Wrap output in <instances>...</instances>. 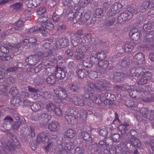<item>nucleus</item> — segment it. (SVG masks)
<instances>
[{"label":"nucleus","instance_id":"f257e3e1","mask_svg":"<svg viewBox=\"0 0 154 154\" xmlns=\"http://www.w3.org/2000/svg\"><path fill=\"white\" fill-rule=\"evenodd\" d=\"M52 116L51 115L47 113H43L42 114H36L34 115L32 119L42 125H46L51 120Z\"/></svg>","mask_w":154,"mask_h":154},{"label":"nucleus","instance_id":"f03ea898","mask_svg":"<svg viewBox=\"0 0 154 154\" xmlns=\"http://www.w3.org/2000/svg\"><path fill=\"white\" fill-rule=\"evenodd\" d=\"M82 14L79 13L73 12L72 11H70L67 15L68 19L70 20H72L74 23H76L79 20L83 24L87 20L90 18V16L88 15V17L87 15H85V17H81Z\"/></svg>","mask_w":154,"mask_h":154},{"label":"nucleus","instance_id":"7ed1b4c3","mask_svg":"<svg viewBox=\"0 0 154 154\" xmlns=\"http://www.w3.org/2000/svg\"><path fill=\"white\" fill-rule=\"evenodd\" d=\"M44 55L42 52L38 51L36 54L29 56L25 59V62L28 64L31 65H35L39 62Z\"/></svg>","mask_w":154,"mask_h":154},{"label":"nucleus","instance_id":"20e7f679","mask_svg":"<svg viewBox=\"0 0 154 154\" xmlns=\"http://www.w3.org/2000/svg\"><path fill=\"white\" fill-rule=\"evenodd\" d=\"M30 130L28 128H23L20 131V134L22 136V139L23 141L25 142L29 139L30 136L34 137L35 136V131L33 128L31 126L29 127Z\"/></svg>","mask_w":154,"mask_h":154},{"label":"nucleus","instance_id":"39448f33","mask_svg":"<svg viewBox=\"0 0 154 154\" xmlns=\"http://www.w3.org/2000/svg\"><path fill=\"white\" fill-rule=\"evenodd\" d=\"M132 17V13L128 11H126L125 12L121 14L117 18V22L122 24L125 21H128Z\"/></svg>","mask_w":154,"mask_h":154},{"label":"nucleus","instance_id":"423d86ee","mask_svg":"<svg viewBox=\"0 0 154 154\" xmlns=\"http://www.w3.org/2000/svg\"><path fill=\"white\" fill-rule=\"evenodd\" d=\"M54 92L57 97L59 98L65 100L67 101H69L67 91L64 88H60L59 90H54Z\"/></svg>","mask_w":154,"mask_h":154},{"label":"nucleus","instance_id":"0eeeda50","mask_svg":"<svg viewBox=\"0 0 154 154\" xmlns=\"http://www.w3.org/2000/svg\"><path fill=\"white\" fill-rule=\"evenodd\" d=\"M96 84L98 86V89L102 90H108L112 87V85L108 81L103 79L97 80Z\"/></svg>","mask_w":154,"mask_h":154},{"label":"nucleus","instance_id":"6e6552de","mask_svg":"<svg viewBox=\"0 0 154 154\" xmlns=\"http://www.w3.org/2000/svg\"><path fill=\"white\" fill-rule=\"evenodd\" d=\"M151 74L148 71L145 72L144 74L138 78L136 82L139 85H142L147 83V81L149 80L151 77Z\"/></svg>","mask_w":154,"mask_h":154},{"label":"nucleus","instance_id":"1a4fd4ad","mask_svg":"<svg viewBox=\"0 0 154 154\" xmlns=\"http://www.w3.org/2000/svg\"><path fill=\"white\" fill-rule=\"evenodd\" d=\"M122 5L120 3L116 2L112 5L109 11V15L112 16L121 10Z\"/></svg>","mask_w":154,"mask_h":154},{"label":"nucleus","instance_id":"9d476101","mask_svg":"<svg viewBox=\"0 0 154 154\" xmlns=\"http://www.w3.org/2000/svg\"><path fill=\"white\" fill-rule=\"evenodd\" d=\"M55 70V68L54 67H51L50 68H48L47 70L49 72V73L51 74L49 77L47 78V82L48 83L50 84H55L56 81V78H55V73L53 72L54 70Z\"/></svg>","mask_w":154,"mask_h":154},{"label":"nucleus","instance_id":"9b49d317","mask_svg":"<svg viewBox=\"0 0 154 154\" xmlns=\"http://www.w3.org/2000/svg\"><path fill=\"white\" fill-rule=\"evenodd\" d=\"M48 134L46 132H42L37 136L36 142L38 143H46L49 141Z\"/></svg>","mask_w":154,"mask_h":154},{"label":"nucleus","instance_id":"f8f14e48","mask_svg":"<svg viewBox=\"0 0 154 154\" xmlns=\"http://www.w3.org/2000/svg\"><path fill=\"white\" fill-rule=\"evenodd\" d=\"M134 61L136 64L140 65L145 63L144 55L141 53L135 54L133 57Z\"/></svg>","mask_w":154,"mask_h":154},{"label":"nucleus","instance_id":"ddd939ff","mask_svg":"<svg viewBox=\"0 0 154 154\" xmlns=\"http://www.w3.org/2000/svg\"><path fill=\"white\" fill-rule=\"evenodd\" d=\"M154 37V30H152L150 32L147 33L144 37V42L148 43L149 45H153V39Z\"/></svg>","mask_w":154,"mask_h":154},{"label":"nucleus","instance_id":"4468645a","mask_svg":"<svg viewBox=\"0 0 154 154\" xmlns=\"http://www.w3.org/2000/svg\"><path fill=\"white\" fill-rule=\"evenodd\" d=\"M128 143L126 146L127 147L128 146V145L131 146H133L134 147H140L141 146V143L140 141L137 138L135 137H130L128 139Z\"/></svg>","mask_w":154,"mask_h":154},{"label":"nucleus","instance_id":"2eb2a0df","mask_svg":"<svg viewBox=\"0 0 154 154\" xmlns=\"http://www.w3.org/2000/svg\"><path fill=\"white\" fill-rule=\"evenodd\" d=\"M69 101L72 102L75 105L81 106H84L85 104L84 100L75 96L70 98Z\"/></svg>","mask_w":154,"mask_h":154},{"label":"nucleus","instance_id":"dca6fc26","mask_svg":"<svg viewBox=\"0 0 154 154\" xmlns=\"http://www.w3.org/2000/svg\"><path fill=\"white\" fill-rule=\"evenodd\" d=\"M129 35L133 40L137 41L140 37V31L137 29H132L129 32Z\"/></svg>","mask_w":154,"mask_h":154},{"label":"nucleus","instance_id":"f3484780","mask_svg":"<svg viewBox=\"0 0 154 154\" xmlns=\"http://www.w3.org/2000/svg\"><path fill=\"white\" fill-rule=\"evenodd\" d=\"M76 73L79 77L83 79L89 74V72L86 69H79L76 71Z\"/></svg>","mask_w":154,"mask_h":154},{"label":"nucleus","instance_id":"a211bd4d","mask_svg":"<svg viewBox=\"0 0 154 154\" xmlns=\"http://www.w3.org/2000/svg\"><path fill=\"white\" fill-rule=\"evenodd\" d=\"M74 56L77 60H80L84 58V54L81 49L77 48L76 49Z\"/></svg>","mask_w":154,"mask_h":154},{"label":"nucleus","instance_id":"6ab92c4d","mask_svg":"<svg viewBox=\"0 0 154 154\" xmlns=\"http://www.w3.org/2000/svg\"><path fill=\"white\" fill-rule=\"evenodd\" d=\"M57 43L60 48H64L69 44V40L65 37H63L57 41Z\"/></svg>","mask_w":154,"mask_h":154},{"label":"nucleus","instance_id":"aec40b11","mask_svg":"<svg viewBox=\"0 0 154 154\" xmlns=\"http://www.w3.org/2000/svg\"><path fill=\"white\" fill-rule=\"evenodd\" d=\"M124 76L123 74L119 72H115L113 74V79L115 82H117L122 80Z\"/></svg>","mask_w":154,"mask_h":154},{"label":"nucleus","instance_id":"412c9836","mask_svg":"<svg viewBox=\"0 0 154 154\" xmlns=\"http://www.w3.org/2000/svg\"><path fill=\"white\" fill-rule=\"evenodd\" d=\"M129 125L128 124L124 123L123 124L120 125L118 127V129L122 134L127 133V131H128L129 129Z\"/></svg>","mask_w":154,"mask_h":154},{"label":"nucleus","instance_id":"4be33fe9","mask_svg":"<svg viewBox=\"0 0 154 154\" xmlns=\"http://www.w3.org/2000/svg\"><path fill=\"white\" fill-rule=\"evenodd\" d=\"M114 88L116 89H119L122 91H131L132 90V88L131 87L127 85L126 84L116 85L115 86Z\"/></svg>","mask_w":154,"mask_h":154},{"label":"nucleus","instance_id":"5701e85b","mask_svg":"<svg viewBox=\"0 0 154 154\" xmlns=\"http://www.w3.org/2000/svg\"><path fill=\"white\" fill-rule=\"evenodd\" d=\"M56 78L58 79H61L64 78L66 74L64 70H61L60 68L57 69L55 73Z\"/></svg>","mask_w":154,"mask_h":154},{"label":"nucleus","instance_id":"b1692460","mask_svg":"<svg viewBox=\"0 0 154 154\" xmlns=\"http://www.w3.org/2000/svg\"><path fill=\"white\" fill-rule=\"evenodd\" d=\"M138 69L133 68L131 69L130 75H131L133 78L134 77V79H136V78H138L140 76V71H139Z\"/></svg>","mask_w":154,"mask_h":154},{"label":"nucleus","instance_id":"393cba45","mask_svg":"<svg viewBox=\"0 0 154 154\" xmlns=\"http://www.w3.org/2000/svg\"><path fill=\"white\" fill-rule=\"evenodd\" d=\"M31 108L32 110L34 111H37L42 109L43 108L42 103L39 104L36 103H34L31 106Z\"/></svg>","mask_w":154,"mask_h":154},{"label":"nucleus","instance_id":"a878e982","mask_svg":"<svg viewBox=\"0 0 154 154\" xmlns=\"http://www.w3.org/2000/svg\"><path fill=\"white\" fill-rule=\"evenodd\" d=\"M13 143H12L11 142H8L6 146H3L2 149L4 152H7V150L9 151H14L15 150V147Z\"/></svg>","mask_w":154,"mask_h":154},{"label":"nucleus","instance_id":"bb28decb","mask_svg":"<svg viewBox=\"0 0 154 154\" xmlns=\"http://www.w3.org/2000/svg\"><path fill=\"white\" fill-rule=\"evenodd\" d=\"M42 26L46 29L50 30H52L54 28V25L49 21H47L45 23H42Z\"/></svg>","mask_w":154,"mask_h":154},{"label":"nucleus","instance_id":"cd10ccee","mask_svg":"<svg viewBox=\"0 0 154 154\" xmlns=\"http://www.w3.org/2000/svg\"><path fill=\"white\" fill-rule=\"evenodd\" d=\"M116 19L114 17H110L106 18L105 20V24L106 26L110 27L115 23Z\"/></svg>","mask_w":154,"mask_h":154},{"label":"nucleus","instance_id":"c85d7f7f","mask_svg":"<svg viewBox=\"0 0 154 154\" xmlns=\"http://www.w3.org/2000/svg\"><path fill=\"white\" fill-rule=\"evenodd\" d=\"M9 52L11 54L14 53L18 52L20 50V48L19 44L16 45H9Z\"/></svg>","mask_w":154,"mask_h":154},{"label":"nucleus","instance_id":"c756f323","mask_svg":"<svg viewBox=\"0 0 154 154\" xmlns=\"http://www.w3.org/2000/svg\"><path fill=\"white\" fill-rule=\"evenodd\" d=\"M56 106L54 103L49 102L46 105V109L47 112L53 111Z\"/></svg>","mask_w":154,"mask_h":154},{"label":"nucleus","instance_id":"7c9ffc66","mask_svg":"<svg viewBox=\"0 0 154 154\" xmlns=\"http://www.w3.org/2000/svg\"><path fill=\"white\" fill-rule=\"evenodd\" d=\"M24 22L21 20H19L16 24V26L13 29L14 30H20L22 29V27L23 26Z\"/></svg>","mask_w":154,"mask_h":154},{"label":"nucleus","instance_id":"2f4dec72","mask_svg":"<svg viewBox=\"0 0 154 154\" xmlns=\"http://www.w3.org/2000/svg\"><path fill=\"white\" fill-rule=\"evenodd\" d=\"M75 131L73 129H69L65 132V135L66 137L68 138H72L75 135Z\"/></svg>","mask_w":154,"mask_h":154},{"label":"nucleus","instance_id":"473e14b6","mask_svg":"<svg viewBox=\"0 0 154 154\" xmlns=\"http://www.w3.org/2000/svg\"><path fill=\"white\" fill-rule=\"evenodd\" d=\"M68 87L71 90L74 92H78L80 89L79 87L76 83H69Z\"/></svg>","mask_w":154,"mask_h":154},{"label":"nucleus","instance_id":"72a5a7b5","mask_svg":"<svg viewBox=\"0 0 154 154\" xmlns=\"http://www.w3.org/2000/svg\"><path fill=\"white\" fill-rule=\"evenodd\" d=\"M59 124L56 122H51L48 125V128L51 131H56Z\"/></svg>","mask_w":154,"mask_h":154},{"label":"nucleus","instance_id":"f704fd0d","mask_svg":"<svg viewBox=\"0 0 154 154\" xmlns=\"http://www.w3.org/2000/svg\"><path fill=\"white\" fill-rule=\"evenodd\" d=\"M23 5V4L22 2H17L14 3L11 6L10 8H13L14 10L17 11L22 8Z\"/></svg>","mask_w":154,"mask_h":154},{"label":"nucleus","instance_id":"c9c22d12","mask_svg":"<svg viewBox=\"0 0 154 154\" xmlns=\"http://www.w3.org/2000/svg\"><path fill=\"white\" fill-rule=\"evenodd\" d=\"M130 58L128 57H126L123 58L121 63V66L126 67L130 64Z\"/></svg>","mask_w":154,"mask_h":154},{"label":"nucleus","instance_id":"e433bc0d","mask_svg":"<svg viewBox=\"0 0 154 154\" xmlns=\"http://www.w3.org/2000/svg\"><path fill=\"white\" fill-rule=\"evenodd\" d=\"M152 25L150 23L144 24L143 26V32L147 33L150 32L152 30H153L152 29Z\"/></svg>","mask_w":154,"mask_h":154},{"label":"nucleus","instance_id":"4c0bfd02","mask_svg":"<svg viewBox=\"0 0 154 154\" xmlns=\"http://www.w3.org/2000/svg\"><path fill=\"white\" fill-rule=\"evenodd\" d=\"M109 64V62L106 60H100L97 63V66L101 69H104L106 68Z\"/></svg>","mask_w":154,"mask_h":154},{"label":"nucleus","instance_id":"58836bf2","mask_svg":"<svg viewBox=\"0 0 154 154\" xmlns=\"http://www.w3.org/2000/svg\"><path fill=\"white\" fill-rule=\"evenodd\" d=\"M41 31V28L38 26H35L30 28L28 31V33L32 34L33 33H37Z\"/></svg>","mask_w":154,"mask_h":154},{"label":"nucleus","instance_id":"ea45409f","mask_svg":"<svg viewBox=\"0 0 154 154\" xmlns=\"http://www.w3.org/2000/svg\"><path fill=\"white\" fill-rule=\"evenodd\" d=\"M91 96V98L92 99V102L97 104H100L101 103V101L100 98L99 97H97L96 95L92 93Z\"/></svg>","mask_w":154,"mask_h":154},{"label":"nucleus","instance_id":"a19ab883","mask_svg":"<svg viewBox=\"0 0 154 154\" xmlns=\"http://www.w3.org/2000/svg\"><path fill=\"white\" fill-rule=\"evenodd\" d=\"M98 58L96 56H91L90 59V65L89 66V67H91L94 64L98 63L99 61Z\"/></svg>","mask_w":154,"mask_h":154},{"label":"nucleus","instance_id":"79ce46f5","mask_svg":"<svg viewBox=\"0 0 154 154\" xmlns=\"http://www.w3.org/2000/svg\"><path fill=\"white\" fill-rule=\"evenodd\" d=\"M107 52L105 50L99 51L98 52L97 57L100 60H104L106 57V54Z\"/></svg>","mask_w":154,"mask_h":154},{"label":"nucleus","instance_id":"37998d69","mask_svg":"<svg viewBox=\"0 0 154 154\" xmlns=\"http://www.w3.org/2000/svg\"><path fill=\"white\" fill-rule=\"evenodd\" d=\"M29 42L31 43H35L32 44V47L34 50H36L38 48V45L36 42L37 41V39L34 37H31L29 38Z\"/></svg>","mask_w":154,"mask_h":154},{"label":"nucleus","instance_id":"c03bdc74","mask_svg":"<svg viewBox=\"0 0 154 154\" xmlns=\"http://www.w3.org/2000/svg\"><path fill=\"white\" fill-rule=\"evenodd\" d=\"M125 52H129L131 51L133 48L131 44L128 42L126 43L123 47Z\"/></svg>","mask_w":154,"mask_h":154},{"label":"nucleus","instance_id":"a18cd8bd","mask_svg":"<svg viewBox=\"0 0 154 154\" xmlns=\"http://www.w3.org/2000/svg\"><path fill=\"white\" fill-rule=\"evenodd\" d=\"M103 10L101 8L97 9L94 13V16L97 18H101L103 16Z\"/></svg>","mask_w":154,"mask_h":154},{"label":"nucleus","instance_id":"49530a36","mask_svg":"<svg viewBox=\"0 0 154 154\" xmlns=\"http://www.w3.org/2000/svg\"><path fill=\"white\" fill-rule=\"evenodd\" d=\"M87 117V113L85 111L82 110L80 111L79 118L81 121H85Z\"/></svg>","mask_w":154,"mask_h":154},{"label":"nucleus","instance_id":"de8ad7c7","mask_svg":"<svg viewBox=\"0 0 154 154\" xmlns=\"http://www.w3.org/2000/svg\"><path fill=\"white\" fill-rule=\"evenodd\" d=\"M149 2V1H146L142 3L140 7L141 12L145 11L148 8L150 5Z\"/></svg>","mask_w":154,"mask_h":154},{"label":"nucleus","instance_id":"09e8293b","mask_svg":"<svg viewBox=\"0 0 154 154\" xmlns=\"http://www.w3.org/2000/svg\"><path fill=\"white\" fill-rule=\"evenodd\" d=\"M22 123L21 120H16L12 123L11 125L12 128L14 129L17 130L20 127Z\"/></svg>","mask_w":154,"mask_h":154},{"label":"nucleus","instance_id":"8fccbe9b","mask_svg":"<svg viewBox=\"0 0 154 154\" xmlns=\"http://www.w3.org/2000/svg\"><path fill=\"white\" fill-rule=\"evenodd\" d=\"M57 12V11L54 12L52 17V19L53 20L56 22L59 21L61 17V14H58Z\"/></svg>","mask_w":154,"mask_h":154},{"label":"nucleus","instance_id":"3c124183","mask_svg":"<svg viewBox=\"0 0 154 154\" xmlns=\"http://www.w3.org/2000/svg\"><path fill=\"white\" fill-rule=\"evenodd\" d=\"M81 136L85 140H90V136L89 134L85 131H83L81 132Z\"/></svg>","mask_w":154,"mask_h":154},{"label":"nucleus","instance_id":"603ef678","mask_svg":"<svg viewBox=\"0 0 154 154\" xmlns=\"http://www.w3.org/2000/svg\"><path fill=\"white\" fill-rule=\"evenodd\" d=\"M0 51L4 54L8 53L10 51L9 46L1 45L0 47Z\"/></svg>","mask_w":154,"mask_h":154},{"label":"nucleus","instance_id":"864d4df0","mask_svg":"<svg viewBox=\"0 0 154 154\" xmlns=\"http://www.w3.org/2000/svg\"><path fill=\"white\" fill-rule=\"evenodd\" d=\"M42 96L43 98L45 100L48 99L51 97L52 95L51 93L49 92H44L42 93Z\"/></svg>","mask_w":154,"mask_h":154},{"label":"nucleus","instance_id":"5fc2aeb1","mask_svg":"<svg viewBox=\"0 0 154 154\" xmlns=\"http://www.w3.org/2000/svg\"><path fill=\"white\" fill-rule=\"evenodd\" d=\"M105 145V143L104 141L101 140L98 144H96L94 145V146L98 150H102L103 148V146Z\"/></svg>","mask_w":154,"mask_h":154},{"label":"nucleus","instance_id":"6e6d98bb","mask_svg":"<svg viewBox=\"0 0 154 154\" xmlns=\"http://www.w3.org/2000/svg\"><path fill=\"white\" fill-rule=\"evenodd\" d=\"M92 93H90L88 91H85L84 93L81 94V95L83 97L87 99L91 98V96Z\"/></svg>","mask_w":154,"mask_h":154},{"label":"nucleus","instance_id":"4d7b16f0","mask_svg":"<svg viewBox=\"0 0 154 154\" xmlns=\"http://www.w3.org/2000/svg\"><path fill=\"white\" fill-rule=\"evenodd\" d=\"M17 89L15 87H11L9 91V93L12 96H15L18 93Z\"/></svg>","mask_w":154,"mask_h":154},{"label":"nucleus","instance_id":"13d9d810","mask_svg":"<svg viewBox=\"0 0 154 154\" xmlns=\"http://www.w3.org/2000/svg\"><path fill=\"white\" fill-rule=\"evenodd\" d=\"M125 105L128 107L132 108L133 107H135L134 102L132 100H128L125 102Z\"/></svg>","mask_w":154,"mask_h":154},{"label":"nucleus","instance_id":"bf43d9fd","mask_svg":"<svg viewBox=\"0 0 154 154\" xmlns=\"http://www.w3.org/2000/svg\"><path fill=\"white\" fill-rule=\"evenodd\" d=\"M54 110V113L56 115L61 116L62 115L63 112L59 107L56 106Z\"/></svg>","mask_w":154,"mask_h":154},{"label":"nucleus","instance_id":"052dcab7","mask_svg":"<svg viewBox=\"0 0 154 154\" xmlns=\"http://www.w3.org/2000/svg\"><path fill=\"white\" fill-rule=\"evenodd\" d=\"M52 45L51 43H50L49 41H44L43 43V46L46 49H49V48L50 50L51 49V46Z\"/></svg>","mask_w":154,"mask_h":154},{"label":"nucleus","instance_id":"680f3d73","mask_svg":"<svg viewBox=\"0 0 154 154\" xmlns=\"http://www.w3.org/2000/svg\"><path fill=\"white\" fill-rule=\"evenodd\" d=\"M112 139L115 142H117L119 140L120 135L117 134H112L111 137Z\"/></svg>","mask_w":154,"mask_h":154},{"label":"nucleus","instance_id":"e2e57ef3","mask_svg":"<svg viewBox=\"0 0 154 154\" xmlns=\"http://www.w3.org/2000/svg\"><path fill=\"white\" fill-rule=\"evenodd\" d=\"M7 88V86H5L4 85H0V93L1 94L5 93V92L8 91Z\"/></svg>","mask_w":154,"mask_h":154},{"label":"nucleus","instance_id":"0e129e2a","mask_svg":"<svg viewBox=\"0 0 154 154\" xmlns=\"http://www.w3.org/2000/svg\"><path fill=\"white\" fill-rule=\"evenodd\" d=\"M5 80V82L8 84L13 83L15 82L14 79L13 77L10 76L7 77Z\"/></svg>","mask_w":154,"mask_h":154},{"label":"nucleus","instance_id":"69168bd1","mask_svg":"<svg viewBox=\"0 0 154 154\" xmlns=\"http://www.w3.org/2000/svg\"><path fill=\"white\" fill-rule=\"evenodd\" d=\"M140 113L143 117L145 118H147L148 111L145 108H142L140 110Z\"/></svg>","mask_w":154,"mask_h":154},{"label":"nucleus","instance_id":"338daca9","mask_svg":"<svg viewBox=\"0 0 154 154\" xmlns=\"http://www.w3.org/2000/svg\"><path fill=\"white\" fill-rule=\"evenodd\" d=\"M34 98L38 102H43L45 101V100L43 98L42 95H41L39 94L34 95Z\"/></svg>","mask_w":154,"mask_h":154},{"label":"nucleus","instance_id":"774afa93","mask_svg":"<svg viewBox=\"0 0 154 154\" xmlns=\"http://www.w3.org/2000/svg\"><path fill=\"white\" fill-rule=\"evenodd\" d=\"M85 152L83 149L79 147L76 148L74 150L75 154H83Z\"/></svg>","mask_w":154,"mask_h":154}]
</instances>
